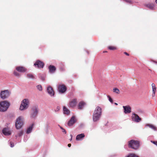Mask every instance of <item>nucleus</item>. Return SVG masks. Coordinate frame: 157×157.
I'll use <instances>...</instances> for the list:
<instances>
[{"instance_id": "obj_1", "label": "nucleus", "mask_w": 157, "mask_h": 157, "mask_svg": "<svg viewBox=\"0 0 157 157\" xmlns=\"http://www.w3.org/2000/svg\"><path fill=\"white\" fill-rule=\"evenodd\" d=\"M140 146V142L137 140H131L128 143L129 147L135 150L138 149Z\"/></svg>"}, {"instance_id": "obj_2", "label": "nucleus", "mask_w": 157, "mask_h": 157, "mask_svg": "<svg viewBox=\"0 0 157 157\" xmlns=\"http://www.w3.org/2000/svg\"><path fill=\"white\" fill-rule=\"evenodd\" d=\"M10 105L9 102L3 101L0 103V111L4 112L7 110Z\"/></svg>"}, {"instance_id": "obj_3", "label": "nucleus", "mask_w": 157, "mask_h": 157, "mask_svg": "<svg viewBox=\"0 0 157 157\" xmlns=\"http://www.w3.org/2000/svg\"><path fill=\"white\" fill-rule=\"evenodd\" d=\"M29 104V101L28 99H24L21 102L20 109V110H23L27 109L28 106Z\"/></svg>"}, {"instance_id": "obj_4", "label": "nucleus", "mask_w": 157, "mask_h": 157, "mask_svg": "<svg viewBox=\"0 0 157 157\" xmlns=\"http://www.w3.org/2000/svg\"><path fill=\"white\" fill-rule=\"evenodd\" d=\"M23 124V122L21 117H18L16 120L15 126L17 129L20 128Z\"/></svg>"}, {"instance_id": "obj_5", "label": "nucleus", "mask_w": 157, "mask_h": 157, "mask_svg": "<svg viewBox=\"0 0 157 157\" xmlns=\"http://www.w3.org/2000/svg\"><path fill=\"white\" fill-rule=\"evenodd\" d=\"M10 95V93L7 90L1 91L0 97L2 99H4L8 97Z\"/></svg>"}, {"instance_id": "obj_6", "label": "nucleus", "mask_w": 157, "mask_h": 157, "mask_svg": "<svg viewBox=\"0 0 157 157\" xmlns=\"http://www.w3.org/2000/svg\"><path fill=\"white\" fill-rule=\"evenodd\" d=\"M38 108L36 107H34L33 108V112L30 115V117L32 118H35L37 116L38 113Z\"/></svg>"}, {"instance_id": "obj_7", "label": "nucleus", "mask_w": 157, "mask_h": 157, "mask_svg": "<svg viewBox=\"0 0 157 157\" xmlns=\"http://www.w3.org/2000/svg\"><path fill=\"white\" fill-rule=\"evenodd\" d=\"M132 121L136 122H139L141 120V119L135 113H132Z\"/></svg>"}, {"instance_id": "obj_8", "label": "nucleus", "mask_w": 157, "mask_h": 157, "mask_svg": "<svg viewBox=\"0 0 157 157\" xmlns=\"http://www.w3.org/2000/svg\"><path fill=\"white\" fill-rule=\"evenodd\" d=\"M67 90L66 86L63 85H60L58 86V90L60 93H63Z\"/></svg>"}, {"instance_id": "obj_9", "label": "nucleus", "mask_w": 157, "mask_h": 157, "mask_svg": "<svg viewBox=\"0 0 157 157\" xmlns=\"http://www.w3.org/2000/svg\"><path fill=\"white\" fill-rule=\"evenodd\" d=\"M34 65L35 66H37L39 68H43L44 67V63L40 60H37L35 63Z\"/></svg>"}, {"instance_id": "obj_10", "label": "nucleus", "mask_w": 157, "mask_h": 157, "mask_svg": "<svg viewBox=\"0 0 157 157\" xmlns=\"http://www.w3.org/2000/svg\"><path fill=\"white\" fill-rule=\"evenodd\" d=\"M77 102V99H74L70 101L69 106L70 107H74L76 105Z\"/></svg>"}, {"instance_id": "obj_11", "label": "nucleus", "mask_w": 157, "mask_h": 157, "mask_svg": "<svg viewBox=\"0 0 157 157\" xmlns=\"http://www.w3.org/2000/svg\"><path fill=\"white\" fill-rule=\"evenodd\" d=\"M16 70L18 72L23 73L27 71V69L25 67L22 66H18L16 67Z\"/></svg>"}, {"instance_id": "obj_12", "label": "nucleus", "mask_w": 157, "mask_h": 157, "mask_svg": "<svg viewBox=\"0 0 157 157\" xmlns=\"http://www.w3.org/2000/svg\"><path fill=\"white\" fill-rule=\"evenodd\" d=\"M97 113H94L93 116V120L94 122L97 121L99 120L101 116L100 114H97Z\"/></svg>"}, {"instance_id": "obj_13", "label": "nucleus", "mask_w": 157, "mask_h": 157, "mask_svg": "<svg viewBox=\"0 0 157 157\" xmlns=\"http://www.w3.org/2000/svg\"><path fill=\"white\" fill-rule=\"evenodd\" d=\"M125 113H129L131 112V108L129 105L123 106Z\"/></svg>"}, {"instance_id": "obj_14", "label": "nucleus", "mask_w": 157, "mask_h": 157, "mask_svg": "<svg viewBox=\"0 0 157 157\" xmlns=\"http://www.w3.org/2000/svg\"><path fill=\"white\" fill-rule=\"evenodd\" d=\"M2 133L5 135L9 136L11 134V132L8 128H5L2 130Z\"/></svg>"}, {"instance_id": "obj_15", "label": "nucleus", "mask_w": 157, "mask_h": 157, "mask_svg": "<svg viewBox=\"0 0 157 157\" xmlns=\"http://www.w3.org/2000/svg\"><path fill=\"white\" fill-rule=\"evenodd\" d=\"M76 121L75 117L74 116L71 117L70 120L69 121L68 125L69 126L72 125Z\"/></svg>"}, {"instance_id": "obj_16", "label": "nucleus", "mask_w": 157, "mask_h": 157, "mask_svg": "<svg viewBox=\"0 0 157 157\" xmlns=\"http://www.w3.org/2000/svg\"><path fill=\"white\" fill-rule=\"evenodd\" d=\"M47 91L48 94L51 96H54V92L51 86L48 87L47 89Z\"/></svg>"}, {"instance_id": "obj_17", "label": "nucleus", "mask_w": 157, "mask_h": 157, "mask_svg": "<svg viewBox=\"0 0 157 157\" xmlns=\"http://www.w3.org/2000/svg\"><path fill=\"white\" fill-rule=\"evenodd\" d=\"M102 112V109L99 106H97L95 109L94 113H96L97 114H100V115H101Z\"/></svg>"}, {"instance_id": "obj_18", "label": "nucleus", "mask_w": 157, "mask_h": 157, "mask_svg": "<svg viewBox=\"0 0 157 157\" xmlns=\"http://www.w3.org/2000/svg\"><path fill=\"white\" fill-rule=\"evenodd\" d=\"M85 136L84 133H81L78 135L76 137V139L77 140H79L82 139Z\"/></svg>"}, {"instance_id": "obj_19", "label": "nucleus", "mask_w": 157, "mask_h": 157, "mask_svg": "<svg viewBox=\"0 0 157 157\" xmlns=\"http://www.w3.org/2000/svg\"><path fill=\"white\" fill-rule=\"evenodd\" d=\"M85 105V103L84 101H81L80 102L78 106V109L80 110L82 109Z\"/></svg>"}, {"instance_id": "obj_20", "label": "nucleus", "mask_w": 157, "mask_h": 157, "mask_svg": "<svg viewBox=\"0 0 157 157\" xmlns=\"http://www.w3.org/2000/svg\"><path fill=\"white\" fill-rule=\"evenodd\" d=\"M48 69L50 72L51 73L54 72L56 70L55 67L54 66L50 65L48 67Z\"/></svg>"}, {"instance_id": "obj_21", "label": "nucleus", "mask_w": 157, "mask_h": 157, "mask_svg": "<svg viewBox=\"0 0 157 157\" xmlns=\"http://www.w3.org/2000/svg\"><path fill=\"white\" fill-rule=\"evenodd\" d=\"M151 86L152 88V97H154L155 96V92L156 90V88L155 86V85L154 83H152Z\"/></svg>"}, {"instance_id": "obj_22", "label": "nucleus", "mask_w": 157, "mask_h": 157, "mask_svg": "<svg viewBox=\"0 0 157 157\" xmlns=\"http://www.w3.org/2000/svg\"><path fill=\"white\" fill-rule=\"evenodd\" d=\"M63 113L64 114H68L70 113V111L65 107H63Z\"/></svg>"}, {"instance_id": "obj_23", "label": "nucleus", "mask_w": 157, "mask_h": 157, "mask_svg": "<svg viewBox=\"0 0 157 157\" xmlns=\"http://www.w3.org/2000/svg\"><path fill=\"white\" fill-rule=\"evenodd\" d=\"M27 77L29 78L33 79L35 78V76L32 73H29L27 75Z\"/></svg>"}, {"instance_id": "obj_24", "label": "nucleus", "mask_w": 157, "mask_h": 157, "mask_svg": "<svg viewBox=\"0 0 157 157\" xmlns=\"http://www.w3.org/2000/svg\"><path fill=\"white\" fill-rule=\"evenodd\" d=\"M147 6L150 9L152 10L154 8V5L153 3H149L147 5Z\"/></svg>"}, {"instance_id": "obj_25", "label": "nucleus", "mask_w": 157, "mask_h": 157, "mask_svg": "<svg viewBox=\"0 0 157 157\" xmlns=\"http://www.w3.org/2000/svg\"><path fill=\"white\" fill-rule=\"evenodd\" d=\"M33 124H32L30 126L29 128L27 129V133H29L31 132L32 128H33Z\"/></svg>"}, {"instance_id": "obj_26", "label": "nucleus", "mask_w": 157, "mask_h": 157, "mask_svg": "<svg viewBox=\"0 0 157 157\" xmlns=\"http://www.w3.org/2000/svg\"><path fill=\"white\" fill-rule=\"evenodd\" d=\"M147 125L154 130H157V128L153 125L149 124Z\"/></svg>"}, {"instance_id": "obj_27", "label": "nucleus", "mask_w": 157, "mask_h": 157, "mask_svg": "<svg viewBox=\"0 0 157 157\" xmlns=\"http://www.w3.org/2000/svg\"><path fill=\"white\" fill-rule=\"evenodd\" d=\"M126 157H139V156L134 154H130Z\"/></svg>"}, {"instance_id": "obj_28", "label": "nucleus", "mask_w": 157, "mask_h": 157, "mask_svg": "<svg viewBox=\"0 0 157 157\" xmlns=\"http://www.w3.org/2000/svg\"><path fill=\"white\" fill-rule=\"evenodd\" d=\"M108 48L109 49L111 50H113L116 49V48L113 46H109L108 47Z\"/></svg>"}, {"instance_id": "obj_29", "label": "nucleus", "mask_w": 157, "mask_h": 157, "mask_svg": "<svg viewBox=\"0 0 157 157\" xmlns=\"http://www.w3.org/2000/svg\"><path fill=\"white\" fill-rule=\"evenodd\" d=\"M113 92L117 94H119L120 93L119 90L117 88H114L113 89Z\"/></svg>"}, {"instance_id": "obj_30", "label": "nucleus", "mask_w": 157, "mask_h": 157, "mask_svg": "<svg viewBox=\"0 0 157 157\" xmlns=\"http://www.w3.org/2000/svg\"><path fill=\"white\" fill-rule=\"evenodd\" d=\"M37 88L38 90L40 91H41L42 90V87L41 85H38L37 86Z\"/></svg>"}, {"instance_id": "obj_31", "label": "nucleus", "mask_w": 157, "mask_h": 157, "mask_svg": "<svg viewBox=\"0 0 157 157\" xmlns=\"http://www.w3.org/2000/svg\"><path fill=\"white\" fill-rule=\"evenodd\" d=\"M13 74L15 75L16 76H20V74L16 71H14L13 72Z\"/></svg>"}, {"instance_id": "obj_32", "label": "nucleus", "mask_w": 157, "mask_h": 157, "mask_svg": "<svg viewBox=\"0 0 157 157\" xmlns=\"http://www.w3.org/2000/svg\"><path fill=\"white\" fill-rule=\"evenodd\" d=\"M40 78L42 80L44 81L45 80V76H41L40 77Z\"/></svg>"}, {"instance_id": "obj_33", "label": "nucleus", "mask_w": 157, "mask_h": 157, "mask_svg": "<svg viewBox=\"0 0 157 157\" xmlns=\"http://www.w3.org/2000/svg\"><path fill=\"white\" fill-rule=\"evenodd\" d=\"M23 134V132L22 131H21L20 132L18 133V136H22Z\"/></svg>"}, {"instance_id": "obj_34", "label": "nucleus", "mask_w": 157, "mask_h": 157, "mask_svg": "<svg viewBox=\"0 0 157 157\" xmlns=\"http://www.w3.org/2000/svg\"><path fill=\"white\" fill-rule=\"evenodd\" d=\"M108 97L109 98V101L111 102H113V100L111 98V97H110V96L109 95H108Z\"/></svg>"}, {"instance_id": "obj_35", "label": "nucleus", "mask_w": 157, "mask_h": 157, "mask_svg": "<svg viewBox=\"0 0 157 157\" xmlns=\"http://www.w3.org/2000/svg\"><path fill=\"white\" fill-rule=\"evenodd\" d=\"M65 70L64 66L63 65H62V67L60 68V70L61 71H64Z\"/></svg>"}, {"instance_id": "obj_36", "label": "nucleus", "mask_w": 157, "mask_h": 157, "mask_svg": "<svg viewBox=\"0 0 157 157\" xmlns=\"http://www.w3.org/2000/svg\"><path fill=\"white\" fill-rule=\"evenodd\" d=\"M10 146L11 147H13L14 146V144L12 142H10Z\"/></svg>"}, {"instance_id": "obj_37", "label": "nucleus", "mask_w": 157, "mask_h": 157, "mask_svg": "<svg viewBox=\"0 0 157 157\" xmlns=\"http://www.w3.org/2000/svg\"><path fill=\"white\" fill-rule=\"evenodd\" d=\"M151 142L157 146V141H151Z\"/></svg>"}, {"instance_id": "obj_38", "label": "nucleus", "mask_w": 157, "mask_h": 157, "mask_svg": "<svg viewBox=\"0 0 157 157\" xmlns=\"http://www.w3.org/2000/svg\"><path fill=\"white\" fill-rule=\"evenodd\" d=\"M60 128L62 130V132H64L65 134H66V131L62 127H60Z\"/></svg>"}, {"instance_id": "obj_39", "label": "nucleus", "mask_w": 157, "mask_h": 157, "mask_svg": "<svg viewBox=\"0 0 157 157\" xmlns=\"http://www.w3.org/2000/svg\"><path fill=\"white\" fill-rule=\"evenodd\" d=\"M124 53L127 56H129V54H128V53L126 52H124Z\"/></svg>"}, {"instance_id": "obj_40", "label": "nucleus", "mask_w": 157, "mask_h": 157, "mask_svg": "<svg viewBox=\"0 0 157 157\" xmlns=\"http://www.w3.org/2000/svg\"><path fill=\"white\" fill-rule=\"evenodd\" d=\"M71 146V144H68V146L69 147H70Z\"/></svg>"}, {"instance_id": "obj_41", "label": "nucleus", "mask_w": 157, "mask_h": 157, "mask_svg": "<svg viewBox=\"0 0 157 157\" xmlns=\"http://www.w3.org/2000/svg\"><path fill=\"white\" fill-rule=\"evenodd\" d=\"M59 109V107L58 106L57 108V110L58 111Z\"/></svg>"}, {"instance_id": "obj_42", "label": "nucleus", "mask_w": 157, "mask_h": 157, "mask_svg": "<svg viewBox=\"0 0 157 157\" xmlns=\"http://www.w3.org/2000/svg\"><path fill=\"white\" fill-rule=\"evenodd\" d=\"M70 136H71V139H70V140H72V135H70Z\"/></svg>"}, {"instance_id": "obj_43", "label": "nucleus", "mask_w": 157, "mask_h": 157, "mask_svg": "<svg viewBox=\"0 0 157 157\" xmlns=\"http://www.w3.org/2000/svg\"><path fill=\"white\" fill-rule=\"evenodd\" d=\"M153 62H154V63H157V61L156 62V61H153Z\"/></svg>"}, {"instance_id": "obj_44", "label": "nucleus", "mask_w": 157, "mask_h": 157, "mask_svg": "<svg viewBox=\"0 0 157 157\" xmlns=\"http://www.w3.org/2000/svg\"><path fill=\"white\" fill-rule=\"evenodd\" d=\"M107 52V51H104L103 52V53H105V52Z\"/></svg>"}, {"instance_id": "obj_45", "label": "nucleus", "mask_w": 157, "mask_h": 157, "mask_svg": "<svg viewBox=\"0 0 157 157\" xmlns=\"http://www.w3.org/2000/svg\"><path fill=\"white\" fill-rule=\"evenodd\" d=\"M114 104L116 105H118V104L116 103H115Z\"/></svg>"}, {"instance_id": "obj_46", "label": "nucleus", "mask_w": 157, "mask_h": 157, "mask_svg": "<svg viewBox=\"0 0 157 157\" xmlns=\"http://www.w3.org/2000/svg\"><path fill=\"white\" fill-rule=\"evenodd\" d=\"M155 2H156V3H157V0H155Z\"/></svg>"}]
</instances>
